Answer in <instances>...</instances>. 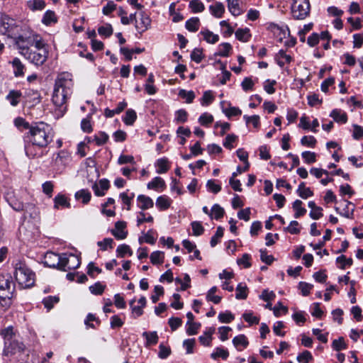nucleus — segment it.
Segmentation results:
<instances>
[{
	"instance_id": "nucleus-1",
	"label": "nucleus",
	"mask_w": 363,
	"mask_h": 363,
	"mask_svg": "<svg viewBox=\"0 0 363 363\" xmlns=\"http://www.w3.org/2000/svg\"><path fill=\"white\" fill-rule=\"evenodd\" d=\"M52 129L44 122L32 123L25 136V152L30 158L43 155L42 149L52 140Z\"/></svg>"
},
{
	"instance_id": "nucleus-2",
	"label": "nucleus",
	"mask_w": 363,
	"mask_h": 363,
	"mask_svg": "<svg viewBox=\"0 0 363 363\" xmlns=\"http://www.w3.org/2000/svg\"><path fill=\"white\" fill-rule=\"evenodd\" d=\"M72 75L62 72L57 76L52 97L54 105L63 114L67 110L66 102L72 94Z\"/></svg>"
},
{
	"instance_id": "nucleus-3",
	"label": "nucleus",
	"mask_w": 363,
	"mask_h": 363,
	"mask_svg": "<svg viewBox=\"0 0 363 363\" xmlns=\"http://www.w3.org/2000/svg\"><path fill=\"white\" fill-rule=\"evenodd\" d=\"M13 267L14 277L20 288L28 289L34 285L35 274L24 261H16Z\"/></svg>"
},
{
	"instance_id": "nucleus-4",
	"label": "nucleus",
	"mask_w": 363,
	"mask_h": 363,
	"mask_svg": "<svg viewBox=\"0 0 363 363\" xmlns=\"http://www.w3.org/2000/svg\"><path fill=\"white\" fill-rule=\"evenodd\" d=\"M15 291V284L9 273L0 274V303L9 306Z\"/></svg>"
},
{
	"instance_id": "nucleus-5",
	"label": "nucleus",
	"mask_w": 363,
	"mask_h": 363,
	"mask_svg": "<svg viewBox=\"0 0 363 363\" xmlns=\"http://www.w3.org/2000/svg\"><path fill=\"white\" fill-rule=\"evenodd\" d=\"M16 45L20 50V53L31 63L35 65H43L48 58L47 49H38L33 50L29 48L26 47L23 42L22 41V38H20L16 42Z\"/></svg>"
},
{
	"instance_id": "nucleus-6",
	"label": "nucleus",
	"mask_w": 363,
	"mask_h": 363,
	"mask_svg": "<svg viewBox=\"0 0 363 363\" xmlns=\"http://www.w3.org/2000/svg\"><path fill=\"white\" fill-rule=\"evenodd\" d=\"M291 13L295 20H304L311 11L309 0H291Z\"/></svg>"
},
{
	"instance_id": "nucleus-7",
	"label": "nucleus",
	"mask_w": 363,
	"mask_h": 363,
	"mask_svg": "<svg viewBox=\"0 0 363 363\" xmlns=\"http://www.w3.org/2000/svg\"><path fill=\"white\" fill-rule=\"evenodd\" d=\"M19 28L16 20L7 15H2L0 21V34L6 35L8 37L15 38L18 33Z\"/></svg>"
},
{
	"instance_id": "nucleus-8",
	"label": "nucleus",
	"mask_w": 363,
	"mask_h": 363,
	"mask_svg": "<svg viewBox=\"0 0 363 363\" xmlns=\"http://www.w3.org/2000/svg\"><path fill=\"white\" fill-rule=\"evenodd\" d=\"M81 264L80 258L74 254H62V261L61 270L66 272L68 270L75 269L79 267Z\"/></svg>"
},
{
	"instance_id": "nucleus-9",
	"label": "nucleus",
	"mask_w": 363,
	"mask_h": 363,
	"mask_svg": "<svg viewBox=\"0 0 363 363\" xmlns=\"http://www.w3.org/2000/svg\"><path fill=\"white\" fill-rule=\"evenodd\" d=\"M62 254L48 252L43 257V264L50 268H57L61 270Z\"/></svg>"
},
{
	"instance_id": "nucleus-10",
	"label": "nucleus",
	"mask_w": 363,
	"mask_h": 363,
	"mask_svg": "<svg viewBox=\"0 0 363 363\" xmlns=\"http://www.w3.org/2000/svg\"><path fill=\"white\" fill-rule=\"evenodd\" d=\"M20 38H22V41L23 42L26 48H29V46L34 45L36 50L46 49L45 48L43 42L42 41L41 37L37 34H32L28 37L23 35H18V38H16V42Z\"/></svg>"
},
{
	"instance_id": "nucleus-11",
	"label": "nucleus",
	"mask_w": 363,
	"mask_h": 363,
	"mask_svg": "<svg viewBox=\"0 0 363 363\" xmlns=\"http://www.w3.org/2000/svg\"><path fill=\"white\" fill-rule=\"evenodd\" d=\"M23 349L22 345L19 344L17 341L6 337L3 354L5 356H9L16 353L17 350L20 351Z\"/></svg>"
},
{
	"instance_id": "nucleus-12",
	"label": "nucleus",
	"mask_w": 363,
	"mask_h": 363,
	"mask_svg": "<svg viewBox=\"0 0 363 363\" xmlns=\"http://www.w3.org/2000/svg\"><path fill=\"white\" fill-rule=\"evenodd\" d=\"M140 22L138 23L136 21L135 28L139 33H142L146 31L150 27L151 19L150 16L144 11H141L140 13Z\"/></svg>"
},
{
	"instance_id": "nucleus-13",
	"label": "nucleus",
	"mask_w": 363,
	"mask_h": 363,
	"mask_svg": "<svg viewBox=\"0 0 363 363\" xmlns=\"http://www.w3.org/2000/svg\"><path fill=\"white\" fill-rule=\"evenodd\" d=\"M125 228L126 223L125 221H117L115 223V228L111 230V233L116 239L123 240L128 235Z\"/></svg>"
},
{
	"instance_id": "nucleus-14",
	"label": "nucleus",
	"mask_w": 363,
	"mask_h": 363,
	"mask_svg": "<svg viewBox=\"0 0 363 363\" xmlns=\"http://www.w3.org/2000/svg\"><path fill=\"white\" fill-rule=\"evenodd\" d=\"M110 186L108 180L106 179H101L99 184H94L92 189L97 196H103L105 194V191L108 190Z\"/></svg>"
},
{
	"instance_id": "nucleus-15",
	"label": "nucleus",
	"mask_w": 363,
	"mask_h": 363,
	"mask_svg": "<svg viewBox=\"0 0 363 363\" xmlns=\"http://www.w3.org/2000/svg\"><path fill=\"white\" fill-rule=\"evenodd\" d=\"M138 206L143 211L152 208L154 202L152 199L145 195L140 194L137 198Z\"/></svg>"
},
{
	"instance_id": "nucleus-16",
	"label": "nucleus",
	"mask_w": 363,
	"mask_h": 363,
	"mask_svg": "<svg viewBox=\"0 0 363 363\" xmlns=\"http://www.w3.org/2000/svg\"><path fill=\"white\" fill-rule=\"evenodd\" d=\"M155 167L157 168L156 172L157 174L166 173L170 168L169 160L167 157L158 159L155 162Z\"/></svg>"
},
{
	"instance_id": "nucleus-17",
	"label": "nucleus",
	"mask_w": 363,
	"mask_h": 363,
	"mask_svg": "<svg viewBox=\"0 0 363 363\" xmlns=\"http://www.w3.org/2000/svg\"><path fill=\"white\" fill-rule=\"evenodd\" d=\"M22 97V93L19 90H11L6 95V99L12 106H16Z\"/></svg>"
},
{
	"instance_id": "nucleus-18",
	"label": "nucleus",
	"mask_w": 363,
	"mask_h": 363,
	"mask_svg": "<svg viewBox=\"0 0 363 363\" xmlns=\"http://www.w3.org/2000/svg\"><path fill=\"white\" fill-rule=\"evenodd\" d=\"M275 60L280 67H283L285 63H290L292 61L291 55H287L284 50H280L275 56Z\"/></svg>"
},
{
	"instance_id": "nucleus-19",
	"label": "nucleus",
	"mask_w": 363,
	"mask_h": 363,
	"mask_svg": "<svg viewBox=\"0 0 363 363\" xmlns=\"http://www.w3.org/2000/svg\"><path fill=\"white\" fill-rule=\"evenodd\" d=\"M54 208H70V203L68 199L64 195L59 194L54 199Z\"/></svg>"
},
{
	"instance_id": "nucleus-20",
	"label": "nucleus",
	"mask_w": 363,
	"mask_h": 363,
	"mask_svg": "<svg viewBox=\"0 0 363 363\" xmlns=\"http://www.w3.org/2000/svg\"><path fill=\"white\" fill-rule=\"evenodd\" d=\"M147 189H154V190H159L161 189L162 191L165 189L166 184L164 180L160 177H155L151 182H150L147 185Z\"/></svg>"
},
{
	"instance_id": "nucleus-21",
	"label": "nucleus",
	"mask_w": 363,
	"mask_h": 363,
	"mask_svg": "<svg viewBox=\"0 0 363 363\" xmlns=\"http://www.w3.org/2000/svg\"><path fill=\"white\" fill-rule=\"evenodd\" d=\"M211 13L216 18H221L225 13L224 4L221 2H216L209 6Z\"/></svg>"
},
{
	"instance_id": "nucleus-22",
	"label": "nucleus",
	"mask_w": 363,
	"mask_h": 363,
	"mask_svg": "<svg viewBox=\"0 0 363 363\" xmlns=\"http://www.w3.org/2000/svg\"><path fill=\"white\" fill-rule=\"evenodd\" d=\"M199 34L203 35V40L208 43L215 44L219 40L218 35L214 34L207 28L201 30Z\"/></svg>"
},
{
	"instance_id": "nucleus-23",
	"label": "nucleus",
	"mask_w": 363,
	"mask_h": 363,
	"mask_svg": "<svg viewBox=\"0 0 363 363\" xmlns=\"http://www.w3.org/2000/svg\"><path fill=\"white\" fill-rule=\"evenodd\" d=\"M11 64H12L13 74H14L15 77H23L24 75L25 67L22 64L21 60L18 58L15 57L12 60Z\"/></svg>"
},
{
	"instance_id": "nucleus-24",
	"label": "nucleus",
	"mask_w": 363,
	"mask_h": 363,
	"mask_svg": "<svg viewBox=\"0 0 363 363\" xmlns=\"http://www.w3.org/2000/svg\"><path fill=\"white\" fill-rule=\"evenodd\" d=\"M172 200L167 196L163 195L157 197L156 200V206L160 211H164L169 208Z\"/></svg>"
},
{
	"instance_id": "nucleus-25",
	"label": "nucleus",
	"mask_w": 363,
	"mask_h": 363,
	"mask_svg": "<svg viewBox=\"0 0 363 363\" xmlns=\"http://www.w3.org/2000/svg\"><path fill=\"white\" fill-rule=\"evenodd\" d=\"M330 116L332 117L337 123H345L347 121L346 113L340 109L333 110L330 114Z\"/></svg>"
},
{
	"instance_id": "nucleus-26",
	"label": "nucleus",
	"mask_w": 363,
	"mask_h": 363,
	"mask_svg": "<svg viewBox=\"0 0 363 363\" xmlns=\"http://www.w3.org/2000/svg\"><path fill=\"white\" fill-rule=\"evenodd\" d=\"M74 197L77 200L81 201L84 204L89 202L91 195L89 190L81 189L75 193Z\"/></svg>"
},
{
	"instance_id": "nucleus-27",
	"label": "nucleus",
	"mask_w": 363,
	"mask_h": 363,
	"mask_svg": "<svg viewBox=\"0 0 363 363\" xmlns=\"http://www.w3.org/2000/svg\"><path fill=\"white\" fill-rule=\"evenodd\" d=\"M227 2L228 9L232 15L238 16L242 13L239 6L238 0H227Z\"/></svg>"
},
{
	"instance_id": "nucleus-28",
	"label": "nucleus",
	"mask_w": 363,
	"mask_h": 363,
	"mask_svg": "<svg viewBox=\"0 0 363 363\" xmlns=\"http://www.w3.org/2000/svg\"><path fill=\"white\" fill-rule=\"evenodd\" d=\"M143 337L146 340V346L155 345L158 342V335L156 331L144 332Z\"/></svg>"
},
{
	"instance_id": "nucleus-29",
	"label": "nucleus",
	"mask_w": 363,
	"mask_h": 363,
	"mask_svg": "<svg viewBox=\"0 0 363 363\" xmlns=\"http://www.w3.org/2000/svg\"><path fill=\"white\" fill-rule=\"evenodd\" d=\"M200 20L198 17H192L186 21V28L190 32H196L199 29Z\"/></svg>"
},
{
	"instance_id": "nucleus-30",
	"label": "nucleus",
	"mask_w": 363,
	"mask_h": 363,
	"mask_svg": "<svg viewBox=\"0 0 363 363\" xmlns=\"http://www.w3.org/2000/svg\"><path fill=\"white\" fill-rule=\"evenodd\" d=\"M6 198L9 205L13 210L16 211H21L24 210V204L23 203V202L18 201L14 197L9 196V194L6 196Z\"/></svg>"
},
{
	"instance_id": "nucleus-31",
	"label": "nucleus",
	"mask_w": 363,
	"mask_h": 363,
	"mask_svg": "<svg viewBox=\"0 0 363 363\" xmlns=\"http://www.w3.org/2000/svg\"><path fill=\"white\" fill-rule=\"evenodd\" d=\"M303 202L301 200L296 199L292 205L294 210L296 211L294 213V218H298L303 216L306 213V209L301 206Z\"/></svg>"
},
{
	"instance_id": "nucleus-32",
	"label": "nucleus",
	"mask_w": 363,
	"mask_h": 363,
	"mask_svg": "<svg viewBox=\"0 0 363 363\" xmlns=\"http://www.w3.org/2000/svg\"><path fill=\"white\" fill-rule=\"evenodd\" d=\"M233 343L238 350H242V349H239L238 347L242 346L243 348H246L249 342L245 335H239L233 338Z\"/></svg>"
},
{
	"instance_id": "nucleus-33",
	"label": "nucleus",
	"mask_w": 363,
	"mask_h": 363,
	"mask_svg": "<svg viewBox=\"0 0 363 363\" xmlns=\"http://www.w3.org/2000/svg\"><path fill=\"white\" fill-rule=\"evenodd\" d=\"M117 257H124L126 255L132 256L133 251L130 249V246L125 244H122L118 246L116 249Z\"/></svg>"
},
{
	"instance_id": "nucleus-34",
	"label": "nucleus",
	"mask_w": 363,
	"mask_h": 363,
	"mask_svg": "<svg viewBox=\"0 0 363 363\" xmlns=\"http://www.w3.org/2000/svg\"><path fill=\"white\" fill-rule=\"evenodd\" d=\"M154 82V74L152 73H150L148 76L146 84H145V89L146 92L150 95H153L157 91V89L153 85Z\"/></svg>"
},
{
	"instance_id": "nucleus-35",
	"label": "nucleus",
	"mask_w": 363,
	"mask_h": 363,
	"mask_svg": "<svg viewBox=\"0 0 363 363\" xmlns=\"http://www.w3.org/2000/svg\"><path fill=\"white\" fill-rule=\"evenodd\" d=\"M108 140V135L104 132H99L98 134L94 136V138H88V142L95 141L97 145H102L105 144Z\"/></svg>"
},
{
	"instance_id": "nucleus-36",
	"label": "nucleus",
	"mask_w": 363,
	"mask_h": 363,
	"mask_svg": "<svg viewBox=\"0 0 363 363\" xmlns=\"http://www.w3.org/2000/svg\"><path fill=\"white\" fill-rule=\"evenodd\" d=\"M248 289L245 284L240 283L236 287L235 298L237 299H246L247 297Z\"/></svg>"
},
{
	"instance_id": "nucleus-37",
	"label": "nucleus",
	"mask_w": 363,
	"mask_h": 363,
	"mask_svg": "<svg viewBox=\"0 0 363 363\" xmlns=\"http://www.w3.org/2000/svg\"><path fill=\"white\" fill-rule=\"evenodd\" d=\"M231 50L232 46L230 43H223L219 45L218 50L215 55L220 57H228Z\"/></svg>"
},
{
	"instance_id": "nucleus-38",
	"label": "nucleus",
	"mask_w": 363,
	"mask_h": 363,
	"mask_svg": "<svg viewBox=\"0 0 363 363\" xmlns=\"http://www.w3.org/2000/svg\"><path fill=\"white\" fill-rule=\"evenodd\" d=\"M235 37L240 41L247 42L251 37L250 30L248 28H239L235 32Z\"/></svg>"
},
{
	"instance_id": "nucleus-39",
	"label": "nucleus",
	"mask_w": 363,
	"mask_h": 363,
	"mask_svg": "<svg viewBox=\"0 0 363 363\" xmlns=\"http://www.w3.org/2000/svg\"><path fill=\"white\" fill-rule=\"evenodd\" d=\"M218 288L216 286L211 287L206 295V299L208 301H211L215 304H218L221 301V296H216L215 293L217 291Z\"/></svg>"
},
{
	"instance_id": "nucleus-40",
	"label": "nucleus",
	"mask_w": 363,
	"mask_h": 363,
	"mask_svg": "<svg viewBox=\"0 0 363 363\" xmlns=\"http://www.w3.org/2000/svg\"><path fill=\"white\" fill-rule=\"evenodd\" d=\"M228 356V351L223 347H216L211 354V358L213 359H216L218 357H221L223 359H226Z\"/></svg>"
},
{
	"instance_id": "nucleus-41",
	"label": "nucleus",
	"mask_w": 363,
	"mask_h": 363,
	"mask_svg": "<svg viewBox=\"0 0 363 363\" xmlns=\"http://www.w3.org/2000/svg\"><path fill=\"white\" fill-rule=\"evenodd\" d=\"M27 6L32 11L43 10L45 3L43 0H29L27 1Z\"/></svg>"
},
{
	"instance_id": "nucleus-42",
	"label": "nucleus",
	"mask_w": 363,
	"mask_h": 363,
	"mask_svg": "<svg viewBox=\"0 0 363 363\" xmlns=\"http://www.w3.org/2000/svg\"><path fill=\"white\" fill-rule=\"evenodd\" d=\"M42 22L47 26L56 23L57 17L55 12L50 10L47 11L43 16Z\"/></svg>"
},
{
	"instance_id": "nucleus-43",
	"label": "nucleus",
	"mask_w": 363,
	"mask_h": 363,
	"mask_svg": "<svg viewBox=\"0 0 363 363\" xmlns=\"http://www.w3.org/2000/svg\"><path fill=\"white\" fill-rule=\"evenodd\" d=\"M178 95L182 99H185L188 104L192 103L196 96L193 91H186L185 89H180Z\"/></svg>"
},
{
	"instance_id": "nucleus-44",
	"label": "nucleus",
	"mask_w": 363,
	"mask_h": 363,
	"mask_svg": "<svg viewBox=\"0 0 363 363\" xmlns=\"http://www.w3.org/2000/svg\"><path fill=\"white\" fill-rule=\"evenodd\" d=\"M59 301H60V298L58 296H50L45 298L43 300V303L45 308H46L48 311H50L53 308L55 304H56L57 303L59 302Z\"/></svg>"
},
{
	"instance_id": "nucleus-45",
	"label": "nucleus",
	"mask_w": 363,
	"mask_h": 363,
	"mask_svg": "<svg viewBox=\"0 0 363 363\" xmlns=\"http://www.w3.org/2000/svg\"><path fill=\"white\" fill-rule=\"evenodd\" d=\"M224 215V209L220 207L218 204H214L211 208V213L209 216L212 218H215L216 220H219Z\"/></svg>"
},
{
	"instance_id": "nucleus-46",
	"label": "nucleus",
	"mask_w": 363,
	"mask_h": 363,
	"mask_svg": "<svg viewBox=\"0 0 363 363\" xmlns=\"http://www.w3.org/2000/svg\"><path fill=\"white\" fill-rule=\"evenodd\" d=\"M189 8L193 13H200L205 9L203 4L200 0H191L189 2Z\"/></svg>"
},
{
	"instance_id": "nucleus-47",
	"label": "nucleus",
	"mask_w": 363,
	"mask_h": 363,
	"mask_svg": "<svg viewBox=\"0 0 363 363\" xmlns=\"http://www.w3.org/2000/svg\"><path fill=\"white\" fill-rule=\"evenodd\" d=\"M137 118V114L136 112L133 109H128L125 115L123 118V122L128 125H131L133 124Z\"/></svg>"
},
{
	"instance_id": "nucleus-48",
	"label": "nucleus",
	"mask_w": 363,
	"mask_h": 363,
	"mask_svg": "<svg viewBox=\"0 0 363 363\" xmlns=\"http://www.w3.org/2000/svg\"><path fill=\"white\" fill-rule=\"evenodd\" d=\"M150 258L153 264H162L164 262V252L155 251L151 253Z\"/></svg>"
},
{
	"instance_id": "nucleus-49",
	"label": "nucleus",
	"mask_w": 363,
	"mask_h": 363,
	"mask_svg": "<svg viewBox=\"0 0 363 363\" xmlns=\"http://www.w3.org/2000/svg\"><path fill=\"white\" fill-rule=\"evenodd\" d=\"M218 318L220 323H229L234 320L235 316L231 312L226 311L219 313Z\"/></svg>"
},
{
	"instance_id": "nucleus-50",
	"label": "nucleus",
	"mask_w": 363,
	"mask_h": 363,
	"mask_svg": "<svg viewBox=\"0 0 363 363\" xmlns=\"http://www.w3.org/2000/svg\"><path fill=\"white\" fill-rule=\"evenodd\" d=\"M214 100V96L212 95L211 91H204L202 98L200 99L201 104L203 106H207L210 105Z\"/></svg>"
},
{
	"instance_id": "nucleus-51",
	"label": "nucleus",
	"mask_w": 363,
	"mask_h": 363,
	"mask_svg": "<svg viewBox=\"0 0 363 363\" xmlns=\"http://www.w3.org/2000/svg\"><path fill=\"white\" fill-rule=\"evenodd\" d=\"M201 327V323H186V332L189 335H194L197 334L199 328Z\"/></svg>"
},
{
	"instance_id": "nucleus-52",
	"label": "nucleus",
	"mask_w": 363,
	"mask_h": 363,
	"mask_svg": "<svg viewBox=\"0 0 363 363\" xmlns=\"http://www.w3.org/2000/svg\"><path fill=\"white\" fill-rule=\"evenodd\" d=\"M299 223L296 220H292L289 225L284 228L285 231L289 232L292 235H297L300 233L301 229L298 228Z\"/></svg>"
},
{
	"instance_id": "nucleus-53",
	"label": "nucleus",
	"mask_w": 363,
	"mask_h": 363,
	"mask_svg": "<svg viewBox=\"0 0 363 363\" xmlns=\"http://www.w3.org/2000/svg\"><path fill=\"white\" fill-rule=\"evenodd\" d=\"M224 229L221 226L217 228L216 234L211 238L210 244L212 247H214L218 242V239L223 236Z\"/></svg>"
},
{
	"instance_id": "nucleus-54",
	"label": "nucleus",
	"mask_w": 363,
	"mask_h": 363,
	"mask_svg": "<svg viewBox=\"0 0 363 363\" xmlns=\"http://www.w3.org/2000/svg\"><path fill=\"white\" fill-rule=\"evenodd\" d=\"M208 190L213 194H218L221 190V186L216 184L213 179H209L206 183Z\"/></svg>"
},
{
	"instance_id": "nucleus-55",
	"label": "nucleus",
	"mask_w": 363,
	"mask_h": 363,
	"mask_svg": "<svg viewBox=\"0 0 363 363\" xmlns=\"http://www.w3.org/2000/svg\"><path fill=\"white\" fill-rule=\"evenodd\" d=\"M316 142V139L312 135L303 136L301 140V143L302 145L309 147H314Z\"/></svg>"
},
{
	"instance_id": "nucleus-56",
	"label": "nucleus",
	"mask_w": 363,
	"mask_h": 363,
	"mask_svg": "<svg viewBox=\"0 0 363 363\" xmlns=\"http://www.w3.org/2000/svg\"><path fill=\"white\" fill-rule=\"evenodd\" d=\"M193 235L195 236H199L202 235L204 232V228L202 226L201 223L199 221H193L191 223Z\"/></svg>"
},
{
	"instance_id": "nucleus-57",
	"label": "nucleus",
	"mask_w": 363,
	"mask_h": 363,
	"mask_svg": "<svg viewBox=\"0 0 363 363\" xmlns=\"http://www.w3.org/2000/svg\"><path fill=\"white\" fill-rule=\"evenodd\" d=\"M305 162L312 164L316 161V154L313 152L305 151L301 154Z\"/></svg>"
},
{
	"instance_id": "nucleus-58",
	"label": "nucleus",
	"mask_w": 363,
	"mask_h": 363,
	"mask_svg": "<svg viewBox=\"0 0 363 363\" xmlns=\"http://www.w3.org/2000/svg\"><path fill=\"white\" fill-rule=\"evenodd\" d=\"M213 121V117L208 113L201 114L199 118V122L202 125H208Z\"/></svg>"
},
{
	"instance_id": "nucleus-59",
	"label": "nucleus",
	"mask_w": 363,
	"mask_h": 363,
	"mask_svg": "<svg viewBox=\"0 0 363 363\" xmlns=\"http://www.w3.org/2000/svg\"><path fill=\"white\" fill-rule=\"evenodd\" d=\"M313 287V286L312 284L307 282L301 281L298 284V289L301 290L302 295L304 296H306L310 294Z\"/></svg>"
},
{
	"instance_id": "nucleus-60",
	"label": "nucleus",
	"mask_w": 363,
	"mask_h": 363,
	"mask_svg": "<svg viewBox=\"0 0 363 363\" xmlns=\"http://www.w3.org/2000/svg\"><path fill=\"white\" fill-rule=\"evenodd\" d=\"M313 359L311 353L305 350L297 356V361L301 363H308Z\"/></svg>"
},
{
	"instance_id": "nucleus-61",
	"label": "nucleus",
	"mask_w": 363,
	"mask_h": 363,
	"mask_svg": "<svg viewBox=\"0 0 363 363\" xmlns=\"http://www.w3.org/2000/svg\"><path fill=\"white\" fill-rule=\"evenodd\" d=\"M203 58L202 50L199 48H195L191 53V59L196 63H200Z\"/></svg>"
},
{
	"instance_id": "nucleus-62",
	"label": "nucleus",
	"mask_w": 363,
	"mask_h": 363,
	"mask_svg": "<svg viewBox=\"0 0 363 363\" xmlns=\"http://www.w3.org/2000/svg\"><path fill=\"white\" fill-rule=\"evenodd\" d=\"M105 289V286L100 282H96L94 285L89 286V290L94 295H101Z\"/></svg>"
},
{
	"instance_id": "nucleus-63",
	"label": "nucleus",
	"mask_w": 363,
	"mask_h": 363,
	"mask_svg": "<svg viewBox=\"0 0 363 363\" xmlns=\"http://www.w3.org/2000/svg\"><path fill=\"white\" fill-rule=\"evenodd\" d=\"M332 347L335 350L340 351L342 350L346 349L347 345L344 342V338L341 337L333 341Z\"/></svg>"
},
{
	"instance_id": "nucleus-64",
	"label": "nucleus",
	"mask_w": 363,
	"mask_h": 363,
	"mask_svg": "<svg viewBox=\"0 0 363 363\" xmlns=\"http://www.w3.org/2000/svg\"><path fill=\"white\" fill-rule=\"evenodd\" d=\"M171 353L170 347L161 343L159 346L158 357L161 359H166Z\"/></svg>"
}]
</instances>
